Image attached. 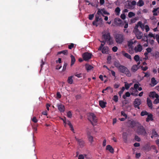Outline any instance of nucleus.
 I'll use <instances>...</instances> for the list:
<instances>
[{"label":"nucleus","instance_id":"15","mask_svg":"<svg viewBox=\"0 0 159 159\" xmlns=\"http://www.w3.org/2000/svg\"><path fill=\"white\" fill-rule=\"evenodd\" d=\"M149 96L152 98H157L159 97L158 94L154 91L150 92L149 94Z\"/></svg>","mask_w":159,"mask_h":159},{"label":"nucleus","instance_id":"45","mask_svg":"<svg viewBox=\"0 0 159 159\" xmlns=\"http://www.w3.org/2000/svg\"><path fill=\"white\" fill-rule=\"evenodd\" d=\"M135 139L136 141L139 142L141 141L140 138L138 136L135 135L134 138Z\"/></svg>","mask_w":159,"mask_h":159},{"label":"nucleus","instance_id":"40","mask_svg":"<svg viewBox=\"0 0 159 159\" xmlns=\"http://www.w3.org/2000/svg\"><path fill=\"white\" fill-rule=\"evenodd\" d=\"M134 60L136 61H138L139 60V57L138 55H136L134 57Z\"/></svg>","mask_w":159,"mask_h":159},{"label":"nucleus","instance_id":"22","mask_svg":"<svg viewBox=\"0 0 159 159\" xmlns=\"http://www.w3.org/2000/svg\"><path fill=\"white\" fill-rule=\"evenodd\" d=\"M106 104V102H104L102 100L100 101H99V104L100 107L102 108L105 107Z\"/></svg>","mask_w":159,"mask_h":159},{"label":"nucleus","instance_id":"21","mask_svg":"<svg viewBox=\"0 0 159 159\" xmlns=\"http://www.w3.org/2000/svg\"><path fill=\"white\" fill-rule=\"evenodd\" d=\"M74 78V75H72V76H71L69 77L68 78L67 80V82L70 84H72L73 83V79Z\"/></svg>","mask_w":159,"mask_h":159},{"label":"nucleus","instance_id":"9","mask_svg":"<svg viewBox=\"0 0 159 159\" xmlns=\"http://www.w3.org/2000/svg\"><path fill=\"white\" fill-rule=\"evenodd\" d=\"M75 139L77 141L78 143L81 148H82L85 146V142L82 139H79L77 138L76 136L75 137Z\"/></svg>","mask_w":159,"mask_h":159},{"label":"nucleus","instance_id":"27","mask_svg":"<svg viewBox=\"0 0 159 159\" xmlns=\"http://www.w3.org/2000/svg\"><path fill=\"white\" fill-rule=\"evenodd\" d=\"M138 25H139V27H140L141 28V29L143 30L145 27L144 25L143 24L141 21L138 22Z\"/></svg>","mask_w":159,"mask_h":159},{"label":"nucleus","instance_id":"28","mask_svg":"<svg viewBox=\"0 0 159 159\" xmlns=\"http://www.w3.org/2000/svg\"><path fill=\"white\" fill-rule=\"evenodd\" d=\"M115 22L117 24L119 25L121 24L122 21L119 18H116L115 19Z\"/></svg>","mask_w":159,"mask_h":159},{"label":"nucleus","instance_id":"41","mask_svg":"<svg viewBox=\"0 0 159 159\" xmlns=\"http://www.w3.org/2000/svg\"><path fill=\"white\" fill-rule=\"evenodd\" d=\"M140 85V84L139 83L138 84H135L134 85V87L136 90H137L138 88L139 87V86Z\"/></svg>","mask_w":159,"mask_h":159},{"label":"nucleus","instance_id":"56","mask_svg":"<svg viewBox=\"0 0 159 159\" xmlns=\"http://www.w3.org/2000/svg\"><path fill=\"white\" fill-rule=\"evenodd\" d=\"M137 4V2L134 0L133 1L131 2V4L132 6H135Z\"/></svg>","mask_w":159,"mask_h":159},{"label":"nucleus","instance_id":"54","mask_svg":"<svg viewBox=\"0 0 159 159\" xmlns=\"http://www.w3.org/2000/svg\"><path fill=\"white\" fill-rule=\"evenodd\" d=\"M145 29L146 30V32H148L149 30V26L147 25H146L145 26Z\"/></svg>","mask_w":159,"mask_h":159},{"label":"nucleus","instance_id":"61","mask_svg":"<svg viewBox=\"0 0 159 159\" xmlns=\"http://www.w3.org/2000/svg\"><path fill=\"white\" fill-rule=\"evenodd\" d=\"M84 157L83 155L80 154L78 157V159H84Z\"/></svg>","mask_w":159,"mask_h":159},{"label":"nucleus","instance_id":"43","mask_svg":"<svg viewBox=\"0 0 159 159\" xmlns=\"http://www.w3.org/2000/svg\"><path fill=\"white\" fill-rule=\"evenodd\" d=\"M121 114L122 116H123L125 118H127V116L126 114H125V112L123 111H122L121 112Z\"/></svg>","mask_w":159,"mask_h":159},{"label":"nucleus","instance_id":"47","mask_svg":"<svg viewBox=\"0 0 159 159\" xmlns=\"http://www.w3.org/2000/svg\"><path fill=\"white\" fill-rule=\"evenodd\" d=\"M143 73L145 74L144 75V77H148L150 75V74L148 72H147L146 73L143 72Z\"/></svg>","mask_w":159,"mask_h":159},{"label":"nucleus","instance_id":"36","mask_svg":"<svg viewBox=\"0 0 159 159\" xmlns=\"http://www.w3.org/2000/svg\"><path fill=\"white\" fill-rule=\"evenodd\" d=\"M139 27V25H138V23H137V24L135 26L134 30H133V32L134 33L135 32L138 31H139L138 29V27Z\"/></svg>","mask_w":159,"mask_h":159},{"label":"nucleus","instance_id":"31","mask_svg":"<svg viewBox=\"0 0 159 159\" xmlns=\"http://www.w3.org/2000/svg\"><path fill=\"white\" fill-rule=\"evenodd\" d=\"M70 57H71V65L72 66L75 63V57L74 56H73V55H71L70 56Z\"/></svg>","mask_w":159,"mask_h":159},{"label":"nucleus","instance_id":"37","mask_svg":"<svg viewBox=\"0 0 159 159\" xmlns=\"http://www.w3.org/2000/svg\"><path fill=\"white\" fill-rule=\"evenodd\" d=\"M138 20V19L137 18H135L131 19L130 20V23L131 24L135 23L136 21Z\"/></svg>","mask_w":159,"mask_h":159},{"label":"nucleus","instance_id":"62","mask_svg":"<svg viewBox=\"0 0 159 159\" xmlns=\"http://www.w3.org/2000/svg\"><path fill=\"white\" fill-rule=\"evenodd\" d=\"M57 97L59 98H60L61 97V95L60 94V93L59 92L57 93Z\"/></svg>","mask_w":159,"mask_h":159},{"label":"nucleus","instance_id":"38","mask_svg":"<svg viewBox=\"0 0 159 159\" xmlns=\"http://www.w3.org/2000/svg\"><path fill=\"white\" fill-rule=\"evenodd\" d=\"M118 97L117 95H114L113 97V99L115 102H117L118 101Z\"/></svg>","mask_w":159,"mask_h":159},{"label":"nucleus","instance_id":"63","mask_svg":"<svg viewBox=\"0 0 159 159\" xmlns=\"http://www.w3.org/2000/svg\"><path fill=\"white\" fill-rule=\"evenodd\" d=\"M141 156L140 153H137L135 155V157L137 158H139Z\"/></svg>","mask_w":159,"mask_h":159},{"label":"nucleus","instance_id":"64","mask_svg":"<svg viewBox=\"0 0 159 159\" xmlns=\"http://www.w3.org/2000/svg\"><path fill=\"white\" fill-rule=\"evenodd\" d=\"M62 53L64 55H67V51L66 50H64L61 51Z\"/></svg>","mask_w":159,"mask_h":159},{"label":"nucleus","instance_id":"18","mask_svg":"<svg viewBox=\"0 0 159 159\" xmlns=\"http://www.w3.org/2000/svg\"><path fill=\"white\" fill-rule=\"evenodd\" d=\"M158 82L156 80L154 77H153L151 80V86H154L156 85Z\"/></svg>","mask_w":159,"mask_h":159},{"label":"nucleus","instance_id":"34","mask_svg":"<svg viewBox=\"0 0 159 159\" xmlns=\"http://www.w3.org/2000/svg\"><path fill=\"white\" fill-rule=\"evenodd\" d=\"M135 14L134 13L132 12H130L129 13L128 16L129 17L131 18L133 16H135Z\"/></svg>","mask_w":159,"mask_h":159},{"label":"nucleus","instance_id":"44","mask_svg":"<svg viewBox=\"0 0 159 159\" xmlns=\"http://www.w3.org/2000/svg\"><path fill=\"white\" fill-rule=\"evenodd\" d=\"M159 103V98H156V99L154 100L153 103L154 104H157Z\"/></svg>","mask_w":159,"mask_h":159},{"label":"nucleus","instance_id":"5","mask_svg":"<svg viewBox=\"0 0 159 159\" xmlns=\"http://www.w3.org/2000/svg\"><path fill=\"white\" fill-rule=\"evenodd\" d=\"M95 20L93 22V24L96 26H98L99 25L102 24L103 20L101 17L97 15L96 16Z\"/></svg>","mask_w":159,"mask_h":159},{"label":"nucleus","instance_id":"55","mask_svg":"<svg viewBox=\"0 0 159 159\" xmlns=\"http://www.w3.org/2000/svg\"><path fill=\"white\" fill-rule=\"evenodd\" d=\"M124 23L125 24V25H124V27L125 28H127L128 27V23L126 22V21L125 20L124 21Z\"/></svg>","mask_w":159,"mask_h":159},{"label":"nucleus","instance_id":"12","mask_svg":"<svg viewBox=\"0 0 159 159\" xmlns=\"http://www.w3.org/2000/svg\"><path fill=\"white\" fill-rule=\"evenodd\" d=\"M103 14L105 15H110L109 13L107 12L104 9H98L97 12V14L98 15H102Z\"/></svg>","mask_w":159,"mask_h":159},{"label":"nucleus","instance_id":"50","mask_svg":"<svg viewBox=\"0 0 159 159\" xmlns=\"http://www.w3.org/2000/svg\"><path fill=\"white\" fill-rule=\"evenodd\" d=\"M111 89V88L110 87H108L107 88H106L105 89L103 90L102 92L103 93H106V92H105V91H107V90L108 89Z\"/></svg>","mask_w":159,"mask_h":159},{"label":"nucleus","instance_id":"11","mask_svg":"<svg viewBox=\"0 0 159 159\" xmlns=\"http://www.w3.org/2000/svg\"><path fill=\"white\" fill-rule=\"evenodd\" d=\"M57 106L58 108V110L60 111V112H64L65 108L64 105L61 103H60L57 104Z\"/></svg>","mask_w":159,"mask_h":159},{"label":"nucleus","instance_id":"17","mask_svg":"<svg viewBox=\"0 0 159 159\" xmlns=\"http://www.w3.org/2000/svg\"><path fill=\"white\" fill-rule=\"evenodd\" d=\"M147 104L148 107L150 109L152 108V103L151 101L149 98H147Z\"/></svg>","mask_w":159,"mask_h":159},{"label":"nucleus","instance_id":"24","mask_svg":"<svg viewBox=\"0 0 159 159\" xmlns=\"http://www.w3.org/2000/svg\"><path fill=\"white\" fill-rule=\"evenodd\" d=\"M121 53L124 56L126 57L127 58L129 59H131V56L128 53L125 52L124 51H122Z\"/></svg>","mask_w":159,"mask_h":159},{"label":"nucleus","instance_id":"53","mask_svg":"<svg viewBox=\"0 0 159 159\" xmlns=\"http://www.w3.org/2000/svg\"><path fill=\"white\" fill-rule=\"evenodd\" d=\"M112 50L114 52H116L118 50V48L116 46H114L112 48Z\"/></svg>","mask_w":159,"mask_h":159},{"label":"nucleus","instance_id":"1","mask_svg":"<svg viewBox=\"0 0 159 159\" xmlns=\"http://www.w3.org/2000/svg\"><path fill=\"white\" fill-rule=\"evenodd\" d=\"M102 38L105 41H101V42L105 43L107 42L109 45H111L113 43L114 41L113 38L111 37L110 33L108 30H105L102 33Z\"/></svg>","mask_w":159,"mask_h":159},{"label":"nucleus","instance_id":"2","mask_svg":"<svg viewBox=\"0 0 159 159\" xmlns=\"http://www.w3.org/2000/svg\"><path fill=\"white\" fill-rule=\"evenodd\" d=\"M115 39L118 44H121L124 40V35L123 34H117L115 36Z\"/></svg>","mask_w":159,"mask_h":159},{"label":"nucleus","instance_id":"26","mask_svg":"<svg viewBox=\"0 0 159 159\" xmlns=\"http://www.w3.org/2000/svg\"><path fill=\"white\" fill-rule=\"evenodd\" d=\"M127 134L126 132H124L123 133L122 137L124 140L125 143H126L127 141Z\"/></svg>","mask_w":159,"mask_h":159},{"label":"nucleus","instance_id":"30","mask_svg":"<svg viewBox=\"0 0 159 159\" xmlns=\"http://www.w3.org/2000/svg\"><path fill=\"white\" fill-rule=\"evenodd\" d=\"M144 4V2L142 0H139L137 3V5L139 7L142 6Z\"/></svg>","mask_w":159,"mask_h":159},{"label":"nucleus","instance_id":"19","mask_svg":"<svg viewBox=\"0 0 159 159\" xmlns=\"http://www.w3.org/2000/svg\"><path fill=\"white\" fill-rule=\"evenodd\" d=\"M152 115L151 114H148V117L146 119V121L147 122H149L150 121H153V118Z\"/></svg>","mask_w":159,"mask_h":159},{"label":"nucleus","instance_id":"51","mask_svg":"<svg viewBox=\"0 0 159 159\" xmlns=\"http://www.w3.org/2000/svg\"><path fill=\"white\" fill-rule=\"evenodd\" d=\"M66 124H67L70 127H72V125L70 122L69 120H67L66 121Z\"/></svg>","mask_w":159,"mask_h":159},{"label":"nucleus","instance_id":"57","mask_svg":"<svg viewBox=\"0 0 159 159\" xmlns=\"http://www.w3.org/2000/svg\"><path fill=\"white\" fill-rule=\"evenodd\" d=\"M93 17H94V15L93 14H91V15H89V18L90 20H92L93 19Z\"/></svg>","mask_w":159,"mask_h":159},{"label":"nucleus","instance_id":"6","mask_svg":"<svg viewBox=\"0 0 159 159\" xmlns=\"http://www.w3.org/2000/svg\"><path fill=\"white\" fill-rule=\"evenodd\" d=\"M88 119L90 121L91 123L92 121H93L95 123H96L97 122V119L96 116L93 113H91L88 116Z\"/></svg>","mask_w":159,"mask_h":159},{"label":"nucleus","instance_id":"20","mask_svg":"<svg viewBox=\"0 0 159 159\" xmlns=\"http://www.w3.org/2000/svg\"><path fill=\"white\" fill-rule=\"evenodd\" d=\"M120 72L125 74L128 77H130L131 76V74L129 70H120Z\"/></svg>","mask_w":159,"mask_h":159},{"label":"nucleus","instance_id":"29","mask_svg":"<svg viewBox=\"0 0 159 159\" xmlns=\"http://www.w3.org/2000/svg\"><path fill=\"white\" fill-rule=\"evenodd\" d=\"M85 68L86 70H91L93 68V66L90 65L89 64H86L85 65Z\"/></svg>","mask_w":159,"mask_h":159},{"label":"nucleus","instance_id":"42","mask_svg":"<svg viewBox=\"0 0 159 159\" xmlns=\"http://www.w3.org/2000/svg\"><path fill=\"white\" fill-rule=\"evenodd\" d=\"M67 116L68 117L71 118L72 117V113L70 111H68L67 113Z\"/></svg>","mask_w":159,"mask_h":159},{"label":"nucleus","instance_id":"39","mask_svg":"<svg viewBox=\"0 0 159 159\" xmlns=\"http://www.w3.org/2000/svg\"><path fill=\"white\" fill-rule=\"evenodd\" d=\"M148 37L150 38H153V39H155V35L154 34H153L151 33H149L148 35Z\"/></svg>","mask_w":159,"mask_h":159},{"label":"nucleus","instance_id":"23","mask_svg":"<svg viewBox=\"0 0 159 159\" xmlns=\"http://www.w3.org/2000/svg\"><path fill=\"white\" fill-rule=\"evenodd\" d=\"M88 138L89 142H90L91 144H92L93 142V137L91 135L89 134H88Z\"/></svg>","mask_w":159,"mask_h":159},{"label":"nucleus","instance_id":"8","mask_svg":"<svg viewBox=\"0 0 159 159\" xmlns=\"http://www.w3.org/2000/svg\"><path fill=\"white\" fill-rule=\"evenodd\" d=\"M141 104V100L139 98H136L134 103V106L135 108H138V109H140L139 106Z\"/></svg>","mask_w":159,"mask_h":159},{"label":"nucleus","instance_id":"3","mask_svg":"<svg viewBox=\"0 0 159 159\" xmlns=\"http://www.w3.org/2000/svg\"><path fill=\"white\" fill-rule=\"evenodd\" d=\"M137 132L138 134L143 136H145L147 134L144 128L142 125H140L138 127Z\"/></svg>","mask_w":159,"mask_h":159},{"label":"nucleus","instance_id":"7","mask_svg":"<svg viewBox=\"0 0 159 159\" xmlns=\"http://www.w3.org/2000/svg\"><path fill=\"white\" fill-rule=\"evenodd\" d=\"M137 42V41L134 39H130L127 41V45L129 48L132 49L133 48V45Z\"/></svg>","mask_w":159,"mask_h":159},{"label":"nucleus","instance_id":"10","mask_svg":"<svg viewBox=\"0 0 159 159\" xmlns=\"http://www.w3.org/2000/svg\"><path fill=\"white\" fill-rule=\"evenodd\" d=\"M92 56V54L88 52H85L83 55V57L85 61H87L90 59Z\"/></svg>","mask_w":159,"mask_h":159},{"label":"nucleus","instance_id":"32","mask_svg":"<svg viewBox=\"0 0 159 159\" xmlns=\"http://www.w3.org/2000/svg\"><path fill=\"white\" fill-rule=\"evenodd\" d=\"M120 10L119 7H116L115 10V12L116 14L117 15H119L120 14Z\"/></svg>","mask_w":159,"mask_h":159},{"label":"nucleus","instance_id":"46","mask_svg":"<svg viewBox=\"0 0 159 159\" xmlns=\"http://www.w3.org/2000/svg\"><path fill=\"white\" fill-rule=\"evenodd\" d=\"M125 87L126 89H129L130 86V85L127 83H125Z\"/></svg>","mask_w":159,"mask_h":159},{"label":"nucleus","instance_id":"59","mask_svg":"<svg viewBox=\"0 0 159 159\" xmlns=\"http://www.w3.org/2000/svg\"><path fill=\"white\" fill-rule=\"evenodd\" d=\"M134 146L135 147H138L140 146V144L139 143H135L134 144Z\"/></svg>","mask_w":159,"mask_h":159},{"label":"nucleus","instance_id":"33","mask_svg":"<svg viewBox=\"0 0 159 159\" xmlns=\"http://www.w3.org/2000/svg\"><path fill=\"white\" fill-rule=\"evenodd\" d=\"M138 91L137 90H136L131 93V94L132 95L137 96L138 95Z\"/></svg>","mask_w":159,"mask_h":159},{"label":"nucleus","instance_id":"4","mask_svg":"<svg viewBox=\"0 0 159 159\" xmlns=\"http://www.w3.org/2000/svg\"><path fill=\"white\" fill-rule=\"evenodd\" d=\"M105 44H101V45L98 48V50H101L102 52L103 53L105 54H108L109 53V49L108 48L107 46H105L103 47V46Z\"/></svg>","mask_w":159,"mask_h":159},{"label":"nucleus","instance_id":"14","mask_svg":"<svg viewBox=\"0 0 159 159\" xmlns=\"http://www.w3.org/2000/svg\"><path fill=\"white\" fill-rule=\"evenodd\" d=\"M137 39H140L143 36V33L139 31L134 33Z\"/></svg>","mask_w":159,"mask_h":159},{"label":"nucleus","instance_id":"13","mask_svg":"<svg viewBox=\"0 0 159 159\" xmlns=\"http://www.w3.org/2000/svg\"><path fill=\"white\" fill-rule=\"evenodd\" d=\"M142 50V46L140 44H139L138 45L135 46L134 48V50L136 52H140Z\"/></svg>","mask_w":159,"mask_h":159},{"label":"nucleus","instance_id":"16","mask_svg":"<svg viewBox=\"0 0 159 159\" xmlns=\"http://www.w3.org/2000/svg\"><path fill=\"white\" fill-rule=\"evenodd\" d=\"M128 124L129 125L130 127L133 128L135 126L136 122L134 120L131 121L130 120H129L128 122Z\"/></svg>","mask_w":159,"mask_h":159},{"label":"nucleus","instance_id":"60","mask_svg":"<svg viewBox=\"0 0 159 159\" xmlns=\"http://www.w3.org/2000/svg\"><path fill=\"white\" fill-rule=\"evenodd\" d=\"M75 76L78 77V78H80L82 77V75L81 73L79 74H75Z\"/></svg>","mask_w":159,"mask_h":159},{"label":"nucleus","instance_id":"49","mask_svg":"<svg viewBox=\"0 0 159 159\" xmlns=\"http://www.w3.org/2000/svg\"><path fill=\"white\" fill-rule=\"evenodd\" d=\"M38 125H37L36 126H32V129L33 130V132L34 133H36V131L37 130V127Z\"/></svg>","mask_w":159,"mask_h":159},{"label":"nucleus","instance_id":"58","mask_svg":"<svg viewBox=\"0 0 159 159\" xmlns=\"http://www.w3.org/2000/svg\"><path fill=\"white\" fill-rule=\"evenodd\" d=\"M152 134L153 136H154L155 137H157V133L155 131H153Z\"/></svg>","mask_w":159,"mask_h":159},{"label":"nucleus","instance_id":"35","mask_svg":"<svg viewBox=\"0 0 159 159\" xmlns=\"http://www.w3.org/2000/svg\"><path fill=\"white\" fill-rule=\"evenodd\" d=\"M148 114L149 113L146 111H142L141 112L140 115L143 116L145 115H148Z\"/></svg>","mask_w":159,"mask_h":159},{"label":"nucleus","instance_id":"25","mask_svg":"<svg viewBox=\"0 0 159 159\" xmlns=\"http://www.w3.org/2000/svg\"><path fill=\"white\" fill-rule=\"evenodd\" d=\"M106 149L108 150L111 153L114 152V149L110 145H108L106 146Z\"/></svg>","mask_w":159,"mask_h":159},{"label":"nucleus","instance_id":"48","mask_svg":"<svg viewBox=\"0 0 159 159\" xmlns=\"http://www.w3.org/2000/svg\"><path fill=\"white\" fill-rule=\"evenodd\" d=\"M32 121L35 123H37L38 120L35 116H34L32 119Z\"/></svg>","mask_w":159,"mask_h":159},{"label":"nucleus","instance_id":"52","mask_svg":"<svg viewBox=\"0 0 159 159\" xmlns=\"http://www.w3.org/2000/svg\"><path fill=\"white\" fill-rule=\"evenodd\" d=\"M120 17L122 19L125 20L126 18L125 15L124 14H122L120 15Z\"/></svg>","mask_w":159,"mask_h":159}]
</instances>
